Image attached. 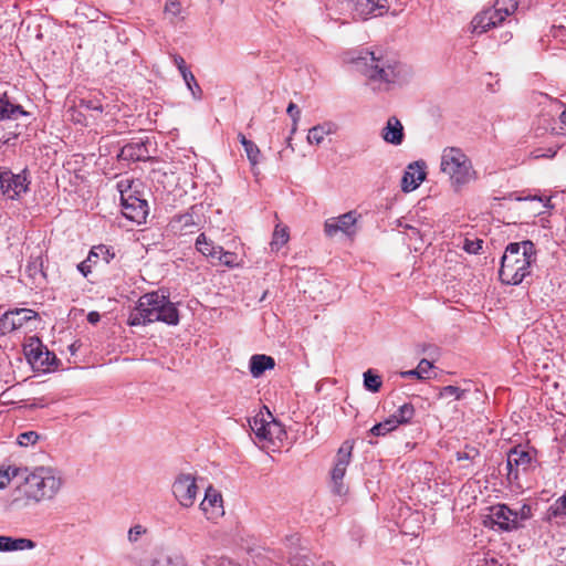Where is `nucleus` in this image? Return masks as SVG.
<instances>
[{
	"instance_id": "obj_1",
	"label": "nucleus",
	"mask_w": 566,
	"mask_h": 566,
	"mask_svg": "<svg viewBox=\"0 0 566 566\" xmlns=\"http://www.w3.org/2000/svg\"><path fill=\"white\" fill-rule=\"evenodd\" d=\"M63 485V479L56 469L40 465L32 470L23 468L22 480L11 493V506L25 509L55 499Z\"/></svg>"
},
{
	"instance_id": "obj_2",
	"label": "nucleus",
	"mask_w": 566,
	"mask_h": 566,
	"mask_svg": "<svg viewBox=\"0 0 566 566\" xmlns=\"http://www.w3.org/2000/svg\"><path fill=\"white\" fill-rule=\"evenodd\" d=\"M155 322L171 326L179 324V311L176 304L161 290L142 295L127 321L130 326H145Z\"/></svg>"
},
{
	"instance_id": "obj_3",
	"label": "nucleus",
	"mask_w": 566,
	"mask_h": 566,
	"mask_svg": "<svg viewBox=\"0 0 566 566\" xmlns=\"http://www.w3.org/2000/svg\"><path fill=\"white\" fill-rule=\"evenodd\" d=\"M535 245L532 241L510 243L501 260L499 276L503 284L518 285L531 274L536 260Z\"/></svg>"
},
{
	"instance_id": "obj_4",
	"label": "nucleus",
	"mask_w": 566,
	"mask_h": 566,
	"mask_svg": "<svg viewBox=\"0 0 566 566\" xmlns=\"http://www.w3.org/2000/svg\"><path fill=\"white\" fill-rule=\"evenodd\" d=\"M352 63L367 78L379 84L396 83L400 74V64L375 52L361 50L352 57Z\"/></svg>"
},
{
	"instance_id": "obj_5",
	"label": "nucleus",
	"mask_w": 566,
	"mask_h": 566,
	"mask_svg": "<svg viewBox=\"0 0 566 566\" xmlns=\"http://www.w3.org/2000/svg\"><path fill=\"white\" fill-rule=\"evenodd\" d=\"M441 171L449 176L452 184L462 186L474 178L472 164L462 149L447 147L441 155Z\"/></svg>"
},
{
	"instance_id": "obj_6",
	"label": "nucleus",
	"mask_w": 566,
	"mask_h": 566,
	"mask_svg": "<svg viewBox=\"0 0 566 566\" xmlns=\"http://www.w3.org/2000/svg\"><path fill=\"white\" fill-rule=\"evenodd\" d=\"M139 182L128 179L120 180L117 185L124 216L137 223L145 221L148 214V202L139 196Z\"/></svg>"
},
{
	"instance_id": "obj_7",
	"label": "nucleus",
	"mask_w": 566,
	"mask_h": 566,
	"mask_svg": "<svg viewBox=\"0 0 566 566\" xmlns=\"http://www.w3.org/2000/svg\"><path fill=\"white\" fill-rule=\"evenodd\" d=\"M354 446V439H346L337 450L334 467L331 471L332 490L337 495H343L347 491L343 479L352 461Z\"/></svg>"
},
{
	"instance_id": "obj_8",
	"label": "nucleus",
	"mask_w": 566,
	"mask_h": 566,
	"mask_svg": "<svg viewBox=\"0 0 566 566\" xmlns=\"http://www.w3.org/2000/svg\"><path fill=\"white\" fill-rule=\"evenodd\" d=\"M30 180L27 170L13 174L9 169L0 170V188L2 193L11 200L18 199L29 190Z\"/></svg>"
},
{
	"instance_id": "obj_9",
	"label": "nucleus",
	"mask_w": 566,
	"mask_h": 566,
	"mask_svg": "<svg viewBox=\"0 0 566 566\" xmlns=\"http://www.w3.org/2000/svg\"><path fill=\"white\" fill-rule=\"evenodd\" d=\"M198 485L191 474H180L172 484L175 499L182 507H191L198 495Z\"/></svg>"
},
{
	"instance_id": "obj_10",
	"label": "nucleus",
	"mask_w": 566,
	"mask_h": 566,
	"mask_svg": "<svg viewBox=\"0 0 566 566\" xmlns=\"http://www.w3.org/2000/svg\"><path fill=\"white\" fill-rule=\"evenodd\" d=\"M355 19L367 20L371 17H381L388 9V0H347Z\"/></svg>"
},
{
	"instance_id": "obj_11",
	"label": "nucleus",
	"mask_w": 566,
	"mask_h": 566,
	"mask_svg": "<svg viewBox=\"0 0 566 566\" xmlns=\"http://www.w3.org/2000/svg\"><path fill=\"white\" fill-rule=\"evenodd\" d=\"M38 318V313L31 308H14L7 311L0 318V327L4 333H11L30 325Z\"/></svg>"
},
{
	"instance_id": "obj_12",
	"label": "nucleus",
	"mask_w": 566,
	"mask_h": 566,
	"mask_svg": "<svg viewBox=\"0 0 566 566\" xmlns=\"http://www.w3.org/2000/svg\"><path fill=\"white\" fill-rule=\"evenodd\" d=\"M358 217V213L353 210L339 217L328 218L324 223V233L329 238L336 235L338 232L350 237L356 232Z\"/></svg>"
},
{
	"instance_id": "obj_13",
	"label": "nucleus",
	"mask_w": 566,
	"mask_h": 566,
	"mask_svg": "<svg viewBox=\"0 0 566 566\" xmlns=\"http://www.w3.org/2000/svg\"><path fill=\"white\" fill-rule=\"evenodd\" d=\"M440 398H453L455 401H458V403L454 406L455 409L467 405H475L478 407L483 405V395L480 390L462 389L452 385L441 388Z\"/></svg>"
},
{
	"instance_id": "obj_14",
	"label": "nucleus",
	"mask_w": 566,
	"mask_h": 566,
	"mask_svg": "<svg viewBox=\"0 0 566 566\" xmlns=\"http://www.w3.org/2000/svg\"><path fill=\"white\" fill-rule=\"evenodd\" d=\"M149 138H134L120 149L118 158L127 161H154L155 158L149 155Z\"/></svg>"
},
{
	"instance_id": "obj_15",
	"label": "nucleus",
	"mask_w": 566,
	"mask_h": 566,
	"mask_svg": "<svg viewBox=\"0 0 566 566\" xmlns=\"http://www.w3.org/2000/svg\"><path fill=\"white\" fill-rule=\"evenodd\" d=\"M489 517L492 524L496 525L501 531L510 532L521 526V524L517 523L515 511L511 510L506 504L492 506Z\"/></svg>"
},
{
	"instance_id": "obj_16",
	"label": "nucleus",
	"mask_w": 566,
	"mask_h": 566,
	"mask_svg": "<svg viewBox=\"0 0 566 566\" xmlns=\"http://www.w3.org/2000/svg\"><path fill=\"white\" fill-rule=\"evenodd\" d=\"M426 163L418 160L408 165L401 179V189L403 192H410L417 189L426 179Z\"/></svg>"
},
{
	"instance_id": "obj_17",
	"label": "nucleus",
	"mask_w": 566,
	"mask_h": 566,
	"mask_svg": "<svg viewBox=\"0 0 566 566\" xmlns=\"http://www.w3.org/2000/svg\"><path fill=\"white\" fill-rule=\"evenodd\" d=\"M200 509L208 520H214L222 516L224 514V510L221 493L211 485L207 488L205 497L200 503Z\"/></svg>"
},
{
	"instance_id": "obj_18",
	"label": "nucleus",
	"mask_w": 566,
	"mask_h": 566,
	"mask_svg": "<svg viewBox=\"0 0 566 566\" xmlns=\"http://www.w3.org/2000/svg\"><path fill=\"white\" fill-rule=\"evenodd\" d=\"M25 356L32 365H38L42 368L49 369L55 360V356L43 347L39 339L31 342L24 348Z\"/></svg>"
},
{
	"instance_id": "obj_19",
	"label": "nucleus",
	"mask_w": 566,
	"mask_h": 566,
	"mask_svg": "<svg viewBox=\"0 0 566 566\" xmlns=\"http://www.w3.org/2000/svg\"><path fill=\"white\" fill-rule=\"evenodd\" d=\"M532 463V455L528 451L514 448L507 455L506 467L509 478L517 479L520 469L526 471Z\"/></svg>"
},
{
	"instance_id": "obj_20",
	"label": "nucleus",
	"mask_w": 566,
	"mask_h": 566,
	"mask_svg": "<svg viewBox=\"0 0 566 566\" xmlns=\"http://www.w3.org/2000/svg\"><path fill=\"white\" fill-rule=\"evenodd\" d=\"M99 258H102L105 263H109L114 258V253H112L109 248L104 244L93 247L87 258L77 265V269L83 276L86 277L92 272V264L98 263L97 259Z\"/></svg>"
},
{
	"instance_id": "obj_21",
	"label": "nucleus",
	"mask_w": 566,
	"mask_h": 566,
	"mask_svg": "<svg viewBox=\"0 0 566 566\" xmlns=\"http://www.w3.org/2000/svg\"><path fill=\"white\" fill-rule=\"evenodd\" d=\"M382 139L391 145H401L405 139V132L401 122L391 116L387 119L385 127L381 129Z\"/></svg>"
},
{
	"instance_id": "obj_22",
	"label": "nucleus",
	"mask_w": 566,
	"mask_h": 566,
	"mask_svg": "<svg viewBox=\"0 0 566 566\" xmlns=\"http://www.w3.org/2000/svg\"><path fill=\"white\" fill-rule=\"evenodd\" d=\"M27 115L23 107L13 103L7 93L0 94V120H14Z\"/></svg>"
},
{
	"instance_id": "obj_23",
	"label": "nucleus",
	"mask_w": 566,
	"mask_h": 566,
	"mask_svg": "<svg viewBox=\"0 0 566 566\" xmlns=\"http://www.w3.org/2000/svg\"><path fill=\"white\" fill-rule=\"evenodd\" d=\"M249 428L251 429V432L248 431L250 438L261 449L272 448L274 450L276 448V441L274 440V432L272 431V427Z\"/></svg>"
},
{
	"instance_id": "obj_24",
	"label": "nucleus",
	"mask_w": 566,
	"mask_h": 566,
	"mask_svg": "<svg viewBox=\"0 0 566 566\" xmlns=\"http://www.w3.org/2000/svg\"><path fill=\"white\" fill-rule=\"evenodd\" d=\"M274 367V358L264 354L252 355L249 361V369L254 378L261 377L266 370H271Z\"/></svg>"
},
{
	"instance_id": "obj_25",
	"label": "nucleus",
	"mask_w": 566,
	"mask_h": 566,
	"mask_svg": "<svg viewBox=\"0 0 566 566\" xmlns=\"http://www.w3.org/2000/svg\"><path fill=\"white\" fill-rule=\"evenodd\" d=\"M416 417V409L411 403H403L400 406L388 419L384 422L379 421L375 424H406L412 421Z\"/></svg>"
},
{
	"instance_id": "obj_26",
	"label": "nucleus",
	"mask_w": 566,
	"mask_h": 566,
	"mask_svg": "<svg viewBox=\"0 0 566 566\" xmlns=\"http://www.w3.org/2000/svg\"><path fill=\"white\" fill-rule=\"evenodd\" d=\"M337 130L336 124L333 122H325L312 127L307 134V142L311 145H321L325 136L335 134Z\"/></svg>"
},
{
	"instance_id": "obj_27",
	"label": "nucleus",
	"mask_w": 566,
	"mask_h": 566,
	"mask_svg": "<svg viewBox=\"0 0 566 566\" xmlns=\"http://www.w3.org/2000/svg\"><path fill=\"white\" fill-rule=\"evenodd\" d=\"M35 547V543L29 538H13L11 536H0V551L1 552H13L32 549Z\"/></svg>"
},
{
	"instance_id": "obj_28",
	"label": "nucleus",
	"mask_w": 566,
	"mask_h": 566,
	"mask_svg": "<svg viewBox=\"0 0 566 566\" xmlns=\"http://www.w3.org/2000/svg\"><path fill=\"white\" fill-rule=\"evenodd\" d=\"M547 520L564 524L566 522V492L559 496L548 509Z\"/></svg>"
},
{
	"instance_id": "obj_29",
	"label": "nucleus",
	"mask_w": 566,
	"mask_h": 566,
	"mask_svg": "<svg viewBox=\"0 0 566 566\" xmlns=\"http://www.w3.org/2000/svg\"><path fill=\"white\" fill-rule=\"evenodd\" d=\"M495 27V22L492 20V15L490 14L489 9L478 13L472 20V28L474 33L481 34Z\"/></svg>"
},
{
	"instance_id": "obj_30",
	"label": "nucleus",
	"mask_w": 566,
	"mask_h": 566,
	"mask_svg": "<svg viewBox=\"0 0 566 566\" xmlns=\"http://www.w3.org/2000/svg\"><path fill=\"white\" fill-rule=\"evenodd\" d=\"M460 408L462 409V422L475 423L489 420V418L483 415L484 403L481 407L475 405H467Z\"/></svg>"
},
{
	"instance_id": "obj_31",
	"label": "nucleus",
	"mask_w": 566,
	"mask_h": 566,
	"mask_svg": "<svg viewBox=\"0 0 566 566\" xmlns=\"http://www.w3.org/2000/svg\"><path fill=\"white\" fill-rule=\"evenodd\" d=\"M238 139L240 144L243 146L248 160L250 161L252 168H254L260 161V148L254 142L248 139L245 135H243L242 133L238 135Z\"/></svg>"
},
{
	"instance_id": "obj_32",
	"label": "nucleus",
	"mask_w": 566,
	"mask_h": 566,
	"mask_svg": "<svg viewBox=\"0 0 566 566\" xmlns=\"http://www.w3.org/2000/svg\"><path fill=\"white\" fill-rule=\"evenodd\" d=\"M290 239L289 229L287 227H281L280 224H276L272 240L270 242V247L272 251H279L283 245L287 243Z\"/></svg>"
},
{
	"instance_id": "obj_33",
	"label": "nucleus",
	"mask_w": 566,
	"mask_h": 566,
	"mask_svg": "<svg viewBox=\"0 0 566 566\" xmlns=\"http://www.w3.org/2000/svg\"><path fill=\"white\" fill-rule=\"evenodd\" d=\"M23 468L8 465L0 468V489H6L12 479L20 478L22 480Z\"/></svg>"
},
{
	"instance_id": "obj_34",
	"label": "nucleus",
	"mask_w": 566,
	"mask_h": 566,
	"mask_svg": "<svg viewBox=\"0 0 566 566\" xmlns=\"http://www.w3.org/2000/svg\"><path fill=\"white\" fill-rule=\"evenodd\" d=\"M248 424H281L273 417L271 411L266 406H263L259 409V411L252 417L248 419Z\"/></svg>"
},
{
	"instance_id": "obj_35",
	"label": "nucleus",
	"mask_w": 566,
	"mask_h": 566,
	"mask_svg": "<svg viewBox=\"0 0 566 566\" xmlns=\"http://www.w3.org/2000/svg\"><path fill=\"white\" fill-rule=\"evenodd\" d=\"M265 562V558L263 556H258V560L254 562L255 566H263ZM202 564L205 566H211L212 564H216L217 566H242L235 560L228 558V557H210L207 556L206 559L202 560Z\"/></svg>"
},
{
	"instance_id": "obj_36",
	"label": "nucleus",
	"mask_w": 566,
	"mask_h": 566,
	"mask_svg": "<svg viewBox=\"0 0 566 566\" xmlns=\"http://www.w3.org/2000/svg\"><path fill=\"white\" fill-rule=\"evenodd\" d=\"M381 377L376 374L373 369H368L364 373V387L370 392H378L381 388Z\"/></svg>"
},
{
	"instance_id": "obj_37",
	"label": "nucleus",
	"mask_w": 566,
	"mask_h": 566,
	"mask_svg": "<svg viewBox=\"0 0 566 566\" xmlns=\"http://www.w3.org/2000/svg\"><path fill=\"white\" fill-rule=\"evenodd\" d=\"M181 76H182L188 90L191 92L193 98L200 99L202 96V90L199 86L192 72L190 70L188 72L182 71Z\"/></svg>"
},
{
	"instance_id": "obj_38",
	"label": "nucleus",
	"mask_w": 566,
	"mask_h": 566,
	"mask_svg": "<svg viewBox=\"0 0 566 566\" xmlns=\"http://www.w3.org/2000/svg\"><path fill=\"white\" fill-rule=\"evenodd\" d=\"M147 533V528L140 524L132 526L128 531L127 538L133 545L138 544L143 536Z\"/></svg>"
},
{
	"instance_id": "obj_39",
	"label": "nucleus",
	"mask_w": 566,
	"mask_h": 566,
	"mask_svg": "<svg viewBox=\"0 0 566 566\" xmlns=\"http://www.w3.org/2000/svg\"><path fill=\"white\" fill-rule=\"evenodd\" d=\"M483 240L482 239H470L465 238L463 242V250L470 254H479L480 251L483 248Z\"/></svg>"
},
{
	"instance_id": "obj_40",
	"label": "nucleus",
	"mask_w": 566,
	"mask_h": 566,
	"mask_svg": "<svg viewBox=\"0 0 566 566\" xmlns=\"http://www.w3.org/2000/svg\"><path fill=\"white\" fill-rule=\"evenodd\" d=\"M494 6L500 12L511 15L516 11L518 0H496Z\"/></svg>"
},
{
	"instance_id": "obj_41",
	"label": "nucleus",
	"mask_w": 566,
	"mask_h": 566,
	"mask_svg": "<svg viewBox=\"0 0 566 566\" xmlns=\"http://www.w3.org/2000/svg\"><path fill=\"white\" fill-rule=\"evenodd\" d=\"M286 113L292 119L291 135H293L297 130L298 120L301 118V111L296 104L291 102L287 106Z\"/></svg>"
},
{
	"instance_id": "obj_42",
	"label": "nucleus",
	"mask_w": 566,
	"mask_h": 566,
	"mask_svg": "<svg viewBox=\"0 0 566 566\" xmlns=\"http://www.w3.org/2000/svg\"><path fill=\"white\" fill-rule=\"evenodd\" d=\"M479 455H480L479 449H476L475 447L465 446L463 451L457 452V460L458 461H463V460L473 461Z\"/></svg>"
},
{
	"instance_id": "obj_43",
	"label": "nucleus",
	"mask_w": 566,
	"mask_h": 566,
	"mask_svg": "<svg viewBox=\"0 0 566 566\" xmlns=\"http://www.w3.org/2000/svg\"><path fill=\"white\" fill-rule=\"evenodd\" d=\"M212 244V241L208 240L205 233H201L198 235L196 240V249L203 254L205 256L210 253V245Z\"/></svg>"
},
{
	"instance_id": "obj_44",
	"label": "nucleus",
	"mask_w": 566,
	"mask_h": 566,
	"mask_svg": "<svg viewBox=\"0 0 566 566\" xmlns=\"http://www.w3.org/2000/svg\"><path fill=\"white\" fill-rule=\"evenodd\" d=\"M272 431L274 432V440L276 441V448L283 446L285 440L290 439L289 430L286 427H272Z\"/></svg>"
},
{
	"instance_id": "obj_45",
	"label": "nucleus",
	"mask_w": 566,
	"mask_h": 566,
	"mask_svg": "<svg viewBox=\"0 0 566 566\" xmlns=\"http://www.w3.org/2000/svg\"><path fill=\"white\" fill-rule=\"evenodd\" d=\"M557 154L556 148H536L533 151H531V157L533 159H541V158H553Z\"/></svg>"
},
{
	"instance_id": "obj_46",
	"label": "nucleus",
	"mask_w": 566,
	"mask_h": 566,
	"mask_svg": "<svg viewBox=\"0 0 566 566\" xmlns=\"http://www.w3.org/2000/svg\"><path fill=\"white\" fill-rule=\"evenodd\" d=\"M397 427H371L370 430L368 431V442L370 444H374L376 443V441H374L371 439V437H380V436H386L387 433L391 432L392 430H395Z\"/></svg>"
},
{
	"instance_id": "obj_47",
	"label": "nucleus",
	"mask_w": 566,
	"mask_h": 566,
	"mask_svg": "<svg viewBox=\"0 0 566 566\" xmlns=\"http://www.w3.org/2000/svg\"><path fill=\"white\" fill-rule=\"evenodd\" d=\"M39 439V434L35 431H28L19 434L18 443L23 447L33 444Z\"/></svg>"
},
{
	"instance_id": "obj_48",
	"label": "nucleus",
	"mask_w": 566,
	"mask_h": 566,
	"mask_svg": "<svg viewBox=\"0 0 566 566\" xmlns=\"http://www.w3.org/2000/svg\"><path fill=\"white\" fill-rule=\"evenodd\" d=\"M78 106H80V108L85 109V111H94V112H98V113L103 112L102 104L95 99H84L83 98L80 101Z\"/></svg>"
},
{
	"instance_id": "obj_49",
	"label": "nucleus",
	"mask_w": 566,
	"mask_h": 566,
	"mask_svg": "<svg viewBox=\"0 0 566 566\" xmlns=\"http://www.w3.org/2000/svg\"><path fill=\"white\" fill-rule=\"evenodd\" d=\"M181 224V230H190L191 228L196 227L197 223L193 220L192 213H185L178 217L177 220Z\"/></svg>"
},
{
	"instance_id": "obj_50",
	"label": "nucleus",
	"mask_w": 566,
	"mask_h": 566,
	"mask_svg": "<svg viewBox=\"0 0 566 566\" xmlns=\"http://www.w3.org/2000/svg\"><path fill=\"white\" fill-rule=\"evenodd\" d=\"M433 367V364L428 359H421L417 366V370L419 371V379L429 378L428 373Z\"/></svg>"
},
{
	"instance_id": "obj_51",
	"label": "nucleus",
	"mask_w": 566,
	"mask_h": 566,
	"mask_svg": "<svg viewBox=\"0 0 566 566\" xmlns=\"http://www.w3.org/2000/svg\"><path fill=\"white\" fill-rule=\"evenodd\" d=\"M181 4L177 0H169L166 2L165 12L169 13L174 17H177L180 13Z\"/></svg>"
},
{
	"instance_id": "obj_52",
	"label": "nucleus",
	"mask_w": 566,
	"mask_h": 566,
	"mask_svg": "<svg viewBox=\"0 0 566 566\" xmlns=\"http://www.w3.org/2000/svg\"><path fill=\"white\" fill-rule=\"evenodd\" d=\"M289 562L291 566H311L310 558L306 555L295 554L290 557Z\"/></svg>"
},
{
	"instance_id": "obj_53",
	"label": "nucleus",
	"mask_w": 566,
	"mask_h": 566,
	"mask_svg": "<svg viewBox=\"0 0 566 566\" xmlns=\"http://www.w3.org/2000/svg\"><path fill=\"white\" fill-rule=\"evenodd\" d=\"M517 515V523L521 521H526L532 516V509L528 504H523L518 511H515Z\"/></svg>"
},
{
	"instance_id": "obj_54",
	"label": "nucleus",
	"mask_w": 566,
	"mask_h": 566,
	"mask_svg": "<svg viewBox=\"0 0 566 566\" xmlns=\"http://www.w3.org/2000/svg\"><path fill=\"white\" fill-rule=\"evenodd\" d=\"M489 12L492 15V20H494L496 27L499 24H501L505 20L506 17H509V14H505L504 12H500L497 10V8H495V6H493L492 8H489Z\"/></svg>"
},
{
	"instance_id": "obj_55",
	"label": "nucleus",
	"mask_w": 566,
	"mask_h": 566,
	"mask_svg": "<svg viewBox=\"0 0 566 566\" xmlns=\"http://www.w3.org/2000/svg\"><path fill=\"white\" fill-rule=\"evenodd\" d=\"M478 566H502V563L495 558L490 556H483L482 558H478Z\"/></svg>"
},
{
	"instance_id": "obj_56",
	"label": "nucleus",
	"mask_w": 566,
	"mask_h": 566,
	"mask_svg": "<svg viewBox=\"0 0 566 566\" xmlns=\"http://www.w3.org/2000/svg\"><path fill=\"white\" fill-rule=\"evenodd\" d=\"M233 259H234V254L231 253V252H228V251H224L222 249V253L220 254V258H219V262L227 265V266H231L232 263H233Z\"/></svg>"
},
{
	"instance_id": "obj_57",
	"label": "nucleus",
	"mask_w": 566,
	"mask_h": 566,
	"mask_svg": "<svg viewBox=\"0 0 566 566\" xmlns=\"http://www.w3.org/2000/svg\"><path fill=\"white\" fill-rule=\"evenodd\" d=\"M172 59H174L175 65L177 66V69L179 70L181 75H182V71H185V72L189 71V69L186 65V61H185V59L182 56L174 55Z\"/></svg>"
},
{
	"instance_id": "obj_58",
	"label": "nucleus",
	"mask_w": 566,
	"mask_h": 566,
	"mask_svg": "<svg viewBox=\"0 0 566 566\" xmlns=\"http://www.w3.org/2000/svg\"><path fill=\"white\" fill-rule=\"evenodd\" d=\"M222 247L220 245H214L213 243L210 245V253L211 254H207L206 256L212 259V260H218L219 261V258H220V254L222 253Z\"/></svg>"
},
{
	"instance_id": "obj_59",
	"label": "nucleus",
	"mask_w": 566,
	"mask_h": 566,
	"mask_svg": "<svg viewBox=\"0 0 566 566\" xmlns=\"http://www.w3.org/2000/svg\"><path fill=\"white\" fill-rule=\"evenodd\" d=\"M524 199H525V200H526V199H531V200H538V201H541V202H543V203H544V207H546V208H551V207H552V206H551V199H549V198H545V199H544L543 197H539V196H533V197H526V198H524Z\"/></svg>"
},
{
	"instance_id": "obj_60",
	"label": "nucleus",
	"mask_w": 566,
	"mask_h": 566,
	"mask_svg": "<svg viewBox=\"0 0 566 566\" xmlns=\"http://www.w3.org/2000/svg\"><path fill=\"white\" fill-rule=\"evenodd\" d=\"M401 377L403 378H418L419 379V371L416 369L407 370L401 373Z\"/></svg>"
},
{
	"instance_id": "obj_61",
	"label": "nucleus",
	"mask_w": 566,
	"mask_h": 566,
	"mask_svg": "<svg viewBox=\"0 0 566 566\" xmlns=\"http://www.w3.org/2000/svg\"><path fill=\"white\" fill-rule=\"evenodd\" d=\"M87 321L93 324L97 323L99 321V314L97 312L88 313Z\"/></svg>"
},
{
	"instance_id": "obj_62",
	"label": "nucleus",
	"mask_w": 566,
	"mask_h": 566,
	"mask_svg": "<svg viewBox=\"0 0 566 566\" xmlns=\"http://www.w3.org/2000/svg\"><path fill=\"white\" fill-rule=\"evenodd\" d=\"M560 123L566 127V108L559 116Z\"/></svg>"
},
{
	"instance_id": "obj_63",
	"label": "nucleus",
	"mask_w": 566,
	"mask_h": 566,
	"mask_svg": "<svg viewBox=\"0 0 566 566\" xmlns=\"http://www.w3.org/2000/svg\"><path fill=\"white\" fill-rule=\"evenodd\" d=\"M27 269H28L30 275H33L32 271H35L36 266H35V264L33 266L31 264H28Z\"/></svg>"
},
{
	"instance_id": "obj_64",
	"label": "nucleus",
	"mask_w": 566,
	"mask_h": 566,
	"mask_svg": "<svg viewBox=\"0 0 566 566\" xmlns=\"http://www.w3.org/2000/svg\"><path fill=\"white\" fill-rule=\"evenodd\" d=\"M291 140H292V137L290 136V137L287 138V146H289V147H291V149H292V150H294V148L292 147V143H291Z\"/></svg>"
}]
</instances>
